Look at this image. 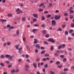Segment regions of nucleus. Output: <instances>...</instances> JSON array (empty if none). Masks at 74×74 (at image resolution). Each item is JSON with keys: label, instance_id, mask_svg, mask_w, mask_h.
Segmentation results:
<instances>
[{"label": "nucleus", "instance_id": "nucleus-1", "mask_svg": "<svg viewBox=\"0 0 74 74\" xmlns=\"http://www.w3.org/2000/svg\"><path fill=\"white\" fill-rule=\"evenodd\" d=\"M16 12H18V14H19L20 13H22V11H20V9L19 8H18L16 10Z\"/></svg>", "mask_w": 74, "mask_h": 74}, {"label": "nucleus", "instance_id": "nucleus-2", "mask_svg": "<svg viewBox=\"0 0 74 74\" xmlns=\"http://www.w3.org/2000/svg\"><path fill=\"white\" fill-rule=\"evenodd\" d=\"M54 18L55 19H57V20H58V19H59L60 18V16H55Z\"/></svg>", "mask_w": 74, "mask_h": 74}, {"label": "nucleus", "instance_id": "nucleus-3", "mask_svg": "<svg viewBox=\"0 0 74 74\" xmlns=\"http://www.w3.org/2000/svg\"><path fill=\"white\" fill-rule=\"evenodd\" d=\"M48 41L49 42H55V41L53 40V39L51 38H49L48 39Z\"/></svg>", "mask_w": 74, "mask_h": 74}, {"label": "nucleus", "instance_id": "nucleus-4", "mask_svg": "<svg viewBox=\"0 0 74 74\" xmlns=\"http://www.w3.org/2000/svg\"><path fill=\"white\" fill-rule=\"evenodd\" d=\"M25 70L27 71L29 69V65H26L25 66Z\"/></svg>", "mask_w": 74, "mask_h": 74}, {"label": "nucleus", "instance_id": "nucleus-5", "mask_svg": "<svg viewBox=\"0 0 74 74\" xmlns=\"http://www.w3.org/2000/svg\"><path fill=\"white\" fill-rule=\"evenodd\" d=\"M51 23L53 25H56V22L55 20H52Z\"/></svg>", "mask_w": 74, "mask_h": 74}, {"label": "nucleus", "instance_id": "nucleus-6", "mask_svg": "<svg viewBox=\"0 0 74 74\" xmlns=\"http://www.w3.org/2000/svg\"><path fill=\"white\" fill-rule=\"evenodd\" d=\"M35 47L36 48H37L38 49H40V45L38 44H36L35 45Z\"/></svg>", "mask_w": 74, "mask_h": 74}, {"label": "nucleus", "instance_id": "nucleus-7", "mask_svg": "<svg viewBox=\"0 0 74 74\" xmlns=\"http://www.w3.org/2000/svg\"><path fill=\"white\" fill-rule=\"evenodd\" d=\"M33 16L34 18H37L38 17V15L36 14H33Z\"/></svg>", "mask_w": 74, "mask_h": 74}, {"label": "nucleus", "instance_id": "nucleus-8", "mask_svg": "<svg viewBox=\"0 0 74 74\" xmlns=\"http://www.w3.org/2000/svg\"><path fill=\"white\" fill-rule=\"evenodd\" d=\"M34 44H37V39L35 38L34 39Z\"/></svg>", "mask_w": 74, "mask_h": 74}, {"label": "nucleus", "instance_id": "nucleus-9", "mask_svg": "<svg viewBox=\"0 0 74 74\" xmlns=\"http://www.w3.org/2000/svg\"><path fill=\"white\" fill-rule=\"evenodd\" d=\"M19 50L18 51V52L19 53H21V50L22 49V48L21 47H20L19 48Z\"/></svg>", "mask_w": 74, "mask_h": 74}, {"label": "nucleus", "instance_id": "nucleus-10", "mask_svg": "<svg viewBox=\"0 0 74 74\" xmlns=\"http://www.w3.org/2000/svg\"><path fill=\"white\" fill-rule=\"evenodd\" d=\"M50 74H55V72L52 70H50Z\"/></svg>", "mask_w": 74, "mask_h": 74}, {"label": "nucleus", "instance_id": "nucleus-11", "mask_svg": "<svg viewBox=\"0 0 74 74\" xmlns=\"http://www.w3.org/2000/svg\"><path fill=\"white\" fill-rule=\"evenodd\" d=\"M26 19V18L25 17H24L22 18V21H25Z\"/></svg>", "mask_w": 74, "mask_h": 74}, {"label": "nucleus", "instance_id": "nucleus-12", "mask_svg": "<svg viewBox=\"0 0 74 74\" xmlns=\"http://www.w3.org/2000/svg\"><path fill=\"white\" fill-rule=\"evenodd\" d=\"M0 21L2 22H6V21H7V20L6 19L3 20L2 19H1Z\"/></svg>", "mask_w": 74, "mask_h": 74}, {"label": "nucleus", "instance_id": "nucleus-13", "mask_svg": "<svg viewBox=\"0 0 74 74\" xmlns=\"http://www.w3.org/2000/svg\"><path fill=\"white\" fill-rule=\"evenodd\" d=\"M14 56H10L9 59H12V58H14Z\"/></svg>", "mask_w": 74, "mask_h": 74}, {"label": "nucleus", "instance_id": "nucleus-14", "mask_svg": "<svg viewBox=\"0 0 74 74\" xmlns=\"http://www.w3.org/2000/svg\"><path fill=\"white\" fill-rule=\"evenodd\" d=\"M51 16V15L48 14L46 18H50Z\"/></svg>", "mask_w": 74, "mask_h": 74}, {"label": "nucleus", "instance_id": "nucleus-15", "mask_svg": "<svg viewBox=\"0 0 74 74\" xmlns=\"http://www.w3.org/2000/svg\"><path fill=\"white\" fill-rule=\"evenodd\" d=\"M33 66L34 68H36L37 67V65L36 64H33Z\"/></svg>", "mask_w": 74, "mask_h": 74}, {"label": "nucleus", "instance_id": "nucleus-16", "mask_svg": "<svg viewBox=\"0 0 74 74\" xmlns=\"http://www.w3.org/2000/svg\"><path fill=\"white\" fill-rule=\"evenodd\" d=\"M15 71L14 69H12L11 71V73H14Z\"/></svg>", "mask_w": 74, "mask_h": 74}, {"label": "nucleus", "instance_id": "nucleus-17", "mask_svg": "<svg viewBox=\"0 0 74 74\" xmlns=\"http://www.w3.org/2000/svg\"><path fill=\"white\" fill-rule=\"evenodd\" d=\"M73 32V30H70L69 31V33H70V34H71V33H72Z\"/></svg>", "mask_w": 74, "mask_h": 74}, {"label": "nucleus", "instance_id": "nucleus-18", "mask_svg": "<svg viewBox=\"0 0 74 74\" xmlns=\"http://www.w3.org/2000/svg\"><path fill=\"white\" fill-rule=\"evenodd\" d=\"M34 26H35V27H38L39 26V25L37 24H34Z\"/></svg>", "mask_w": 74, "mask_h": 74}, {"label": "nucleus", "instance_id": "nucleus-19", "mask_svg": "<svg viewBox=\"0 0 74 74\" xmlns=\"http://www.w3.org/2000/svg\"><path fill=\"white\" fill-rule=\"evenodd\" d=\"M10 55L8 54H7L5 55V57L6 58H10Z\"/></svg>", "mask_w": 74, "mask_h": 74}, {"label": "nucleus", "instance_id": "nucleus-20", "mask_svg": "<svg viewBox=\"0 0 74 74\" xmlns=\"http://www.w3.org/2000/svg\"><path fill=\"white\" fill-rule=\"evenodd\" d=\"M60 61H58L56 62V64L57 65H59L60 64Z\"/></svg>", "mask_w": 74, "mask_h": 74}, {"label": "nucleus", "instance_id": "nucleus-21", "mask_svg": "<svg viewBox=\"0 0 74 74\" xmlns=\"http://www.w3.org/2000/svg\"><path fill=\"white\" fill-rule=\"evenodd\" d=\"M66 60H67V59L66 58H64L63 59V61L64 62H66Z\"/></svg>", "mask_w": 74, "mask_h": 74}, {"label": "nucleus", "instance_id": "nucleus-22", "mask_svg": "<svg viewBox=\"0 0 74 74\" xmlns=\"http://www.w3.org/2000/svg\"><path fill=\"white\" fill-rule=\"evenodd\" d=\"M54 56H59V55L57 53H56L54 54Z\"/></svg>", "mask_w": 74, "mask_h": 74}, {"label": "nucleus", "instance_id": "nucleus-23", "mask_svg": "<svg viewBox=\"0 0 74 74\" xmlns=\"http://www.w3.org/2000/svg\"><path fill=\"white\" fill-rule=\"evenodd\" d=\"M42 21H44V20H45V17H44L43 16H42Z\"/></svg>", "mask_w": 74, "mask_h": 74}, {"label": "nucleus", "instance_id": "nucleus-24", "mask_svg": "<svg viewBox=\"0 0 74 74\" xmlns=\"http://www.w3.org/2000/svg\"><path fill=\"white\" fill-rule=\"evenodd\" d=\"M61 46L62 48H63V47H64L66 46V45L65 44H63Z\"/></svg>", "mask_w": 74, "mask_h": 74}, {"label": "nucleus", "instance_id": "nucleus-25", "mask_svg": "<svg viewBox=\"0 0 74 74\" xmlns=\"http://www.w3.org/2000/svg\"><path fill=\"white\" fill-rule=\"evenodd\" d=\"M41 26V27H45V24H42Z\"/></svg>", "mask_w": 74, "mask_h": 74}, {"label": "nucleus", "instance_id": "nucleus-26", "mask_svg": "<svg viewBox=\"0 0 74 74\" xmlns=\"http://www.w3.org/2000/svg\"><path fill=\"white\" fill-rule=\"evenodd\" d=\"M8 16L12 17V15L11 14H9L8 15Z\"/></svg>", "mask_w": 74, "mask_h": 74}, {"label": "nucleus", "instance_id": "nucleus-27", "mask_svg": "<svg viewBox=\"0 0 74 74\" xmlns=\"http://www.w3.org/2000/svg\"><path fill=\"white\" fill-rule=\"evenodd\" d=\"M35 52H36V53H37L38 52V50L37 49H35Z\"/></svg>", "mask_w": 74, "mask_h": 74}, {"label": "nucleus", "instance_id": "nucleus-28", "mask_svg": "<svg viewBox=\"0 0 74 74\" xmlns=\"http://www.w3.org/2000/svg\"><path fill=\"white\" fill-rule=\"evenodd\" d=\"M71 26L72 27H74V24H71Z\"/></svg>", "mask_w": 74, "mask_h": 74}, {"label": "nucleus", "instance_id": "nucleus-29", "mask_svg": "<svg viewBox=\"0 0 74 74\" xmlns=\"http://www.w3.org/2000/svg\"><path fill=\"white\" fill-rule=\"evenodd\" d=\"M53 46H51V51H52V50H53Z\"/></svg>", "mask_w": 74, "mask_h": 74}, {"label": "nucleus", "instance_id": "nucleus-30", "mask_svg": "<svg viewBox=\"0 0 74 74\" xmlns=\"http://www.w3.org/2000/svg\"><path fill=\"white\" fill-rule=\"evenodd\" d=\"M1 58H5V57L3 55H1Z\"/></svg>", "mask_w": 74, "mask_h": 74}, {"label": "nucleus", "instance_id": "nucleus-31", "mask_svg": "<svg viewBox=\"0 0 74 74\" xmlns=\"http://www.w3.org/2000/svg\"><path fill=\"white\" fill-rule=\"evenodd\" d=\"M69 70V69H64V71H68Z\"/></svg>", "mask_w": 74, "mask_h": 74}, {"label": "nucleus", "instance_id": "nucleus-32", "mask_svg": "<svg viewBox=\"0 0 74 74\" xmlns=\"http://www.w3.org/2000/svg\"><path fill=\"white\" fill-rule=\"evenodd\" d=\"M62 29H61V28H58L57 29V31H62Z\"/></svg>", "mask_w": 74, "mask_h": 74}, {"label": "nucleus", "instance_id": "nucleus-33", "mask_svg": "<svg viewBox=\"0 0 74 74\" xmlns=\"http://www.w3.org/2000/svg\"><path fill=\"white\" fill-rule=\"evenodd\" d=\"M16 47V49L17 50H19V47H18V45L16 46V47Z\"/></svg>", "mask_w": 74, "mask_h": 74}, {"label": "nucleus", "instance_id": "nucleus-34", "mask_svg": "<svg viewBox=\"0 0 74 74\" xmlns=\"http://www.w3.org/2000/svg\"><path fill=\"white\" fill-rule=\"evenodd\" d=\"M65 34L66 35H68V34H69V33L67 31H65Z\"/></svg>", "mask_w": 74, "mask_h": 74}, {"label": "nucleus", "instance_id": "nucleus-35", "mask_svg": "<svg viewBox=\"0 0 74 74\" xmlns=\"http://www.w3.org/2000/svg\"><path fill=\"white\" fill-rule=\"evenodd\" d=\"M45 56H49V55L48 54H45Z\"/></svg>", "mask_w": 74, "mask_h": 74}, {"label": "nucleus", "instance_id": "nucleus-36", "mask_svg": "<svg viewBox=\"0 0 74 74\" xmlns=\"http://www.w3.org/2000/svg\"><path fill=\"white\" fill-rule=\"evenodd\" d=\"M44 3H42L39 5V6H40V7H42V6H43V5H44Z\"/></svg>", "mask_w": 74, "mask_h": 74}, {"label": "nucleus", "instance_id": "nucleus-37", "mask_svg": "<svg viewBox=\"0 0 74 74\" xmlns=\"http://www.w3.org/2000/svg\"><path fill=\"white\" fill-rule=\"evenodd\" d=\"M64 56L63 55H61L60 56V58H64Z\"/></svg>", "mask_w": 74, "mask_h": 74}, {"label": "nucleus", "instance_id": "nucleus-38", "mask_svg": "<svg viewBox=\"0 0 74 74\" xmlns=\"http://www.w3.org/2000/svg\"><path fill=\"white\" fill-rule=\"evenodd\" d=\"M16 34L18 36V35H19V30H17V32H16Z\"/></svg>", "mask_w": 74, "mask_h": 74}, {"label": "nucleus", "instance_id": "nucleus-39", "mask_svg": "<svg viewBox=\"0 0 74 74\" xmlns=\"http://www.w3.org/2000/svg\"><path fill=\"white\" fill-rule=\"evenodd\" d=\"M36 62H39V61H40V59L39 58H37L36 59Z\"/></svg>", "mask_w": 74, "mask_h": 74}, {"label": "nucleus", "instance_id": "nucleus-40", "mask_svg": "<svg viewBox=\"0 0 74 74\" xmlns=\"http://www.w3.org/2000/svg\"><path fill=\"white\" fill-rule=\"evenodd\" d=\"M43 11V10L41 9H39V11L40 12H41V11Z\"/></svg>", "mask_w": 74, "mask_h": 74}, {"label": "nucleus", "instance_id": "nucleus-41", "mask_svg": "<svg viewBox=\"0 0 74 74\" xmlns=\"http://www.w3.org/2000/svg\"><path fill=\"white\" fill-rule=\"evenodd\" d=\"M42 33L43 34H45V33H46V31L45 30L43 31Z\"/></svg>", "mask_w": 74, "mask_h": 74}, {"label": "nucleus", "instance_id": "nucleus-42", "mask_svg": "<svg viewBox=\"0 0 74 74\" xmlns=\"http://www.w3.org/2000/svg\"><path fill=\"white\" fill-rule=\"evenodd\" d=\"M49 37V35L48 34H46V38H48V37Z\"/></svg>", "mask_w": 74, "mask_h": 74}, {"label": "nucleus", "instance_id": "nucleus-43", "mask_svg": "<svg viewBox=\"0 0 74 74\" xmlns=\"http://www.w3.org/2000/svg\"><path fill=\"white\" fill-rule=\"evenodd\" d=\"M47 59L45 58H42V60L43 61H46Z\"/></svg>", "mask_w": 74, "mask_h": 74}, {"label": "nucleus", "instance_id": "nucleus-44", "mask_svg": "<svg viewBox=\"0 0 74 74\" xmlns=\"http://www.w3.org/2000/svg\"><path fill=\"white\" fill-rule=\"evenodd\" d=\"M27 49H30V48L29 47V45H27Z\"/></svg>", "mask_w": 74, "mask_h": 74}, {"label": "nucleus", "instance_id": "nucleus-45", "mask_svg": "<svg viewBox=\"0 0 74 74\" xmlns=\"http://www.w3.org/2000/svg\"><path fill=\"white\" fill-rule=\"evenodd\" d=\"M58 68H59V69H60L61 67H62V65H59L58 67Z\"/></svg>", "mask_w": 74, "mask_h": 74}, {"label": "nucleus", "instance_id": "nucleus-46", "mask_svg": "<svg viewBox=\"0 0 74 74\" xmlns=\"http://www.w3.org/2000/svg\"><path fill=\"white\" fill-rule=\"evenodd\" d=\"M10 26H11V25H7V27L8 28H9V27H10Z\"/></svg>", "mask_w": 74, "mask_h": 74}, {"label": "nucleus", "instance_id": "nucleus-47", "mask_svg": "<svg viewBox=\"0 0 74 74\" xmlns=\"http://www.w3.org/2000/svg\"><path fill=\"white\" fill-rule=\"evenodd\" d=\"M8 45H11V43L10 42H8L7 43Z\"/></svg>", "mask_w": 74, "mask_h": 74}, {"label": "nucleus", "instance_id": "nucleus-48", "mask_svg": "<svg viewBox=\"0 0 74 74\" xmlns=\"http://www.w3.org/2000/svg\"><path fill=\"white\" fill-rule=\"evenodd\" d=\"M10 29H14V27L12 26H11L10 27Z\"/></svg>", "mask_w": 74, "mask_h": 74}, {"label": "nucleus", "instance_id": "nucleus-49", "mask_svg": "<svg viewBox=\"0 0 74 74\" xmlns=\"http://www.w3.org/2000/svg\"><path fill=\"white\" fill-rule=\"evenodd\" d=\"M44 44H46V45H48V42H47L46 41H44Z\"/></svg>", "mask_w": 74, "mask_h": 74}, {"label": "nucleus", "instance_id": "nucleus-50", "mask_svg": "<svg viewBox=\"0 0 74 74\" xmlns=\"http://www.w3.org/2000/svg\"><path fill=\"white\" fill-rule=\"evenodd\" d=\"M64 16H67V15H68V14H67V13H65L64 14Z\"/></svg>", "mask_w": 74, "mask_h": 74}, {"label": "nucleus", "instance_id": "nucleus-51", "mask_svg": "<svg viewBox=\"0 0 74 74\" xmlns=\"http://www.w3.org/2000/svg\"><path fill=\"white\" fill-rule=\"evenodd\" d=\"M47 67H48V65H47V64H46L45 65V68H47Z\"/></svg>", "mask_w": 74, "mask_h": 74}, {"label": "nucleus", "instance_id": "nucleus-52", "mask_svg": "<svg viewBox=\"0 0 74 74\" xmlns=\"http://www.w3.org/2000/svg\"><path fill=\"white\" fill-rule=\"evenodd\" d=\"M0 65H1V66H4V64H3V63H0Z\"/></svg>", "mask_w": 74, "mask_h": 74}, {"label": "nucleus", "instance_id": "nucleus-53", "mask_svg": "<svg viewBox=\"0 0 74 74\" xmlns=\"http://www.w3.org/2000/svg\"><path fill=\"white\" fill-rule=\"evenodd\" d=\"M5 62H6V63H7V64H9V63H10V62L8 61H5Z\"/></svg>", "mask_w": 74, "mask_h": 74}, {"label": "nucleus", "instance_id": "nucleus-54", "mask_svg": "<svg viewBox=\"0 0 74 74\" xmlns=\"http://www.w3.org/2000/svg\"><path fill=\"white\" fill-rule=\"evenodd\" d=\"M50 7H52V4L51 3H50L49 4Z\"/></svg>", "mask_w": 74, "mask_h": 74}, {"label": "nucleus", "instance_id": "nucleus-55", "mask_svg": "<svg viewBox=\"0 0 74 74\" xmlns=\"http://www.w3.org/2000/svg\"><path fill=\"white\" fill-rule=\"evenodd\" d=\"M37 21V19L36 18H34L33 19V22H36V21Z\"/></svg>", "mask_w": 74, "mask_h": 74}, {"label": "nucleus", "instance_id": "nucleus-56", "mask_svg": "<svg viewBox=\"0 0 74 74\" xmlns=\"http://www.w3.org/2000/svg\"><path fill=\"white\" fill-rule=\"evenodd\" d=\"M45 53V51H43L41 52V54H43V53Z\"/></svg>", "mask_w": 74, "mask_h": 74}, {"label": "nucleus", "instance_id": "nucleus-57", "mask_svg": "<svg viewBox=\"0 0 74 74\" xmlns=\"http://www.w3.org/2000/svg\"><path fill=\"white\" fill-rule=\"evenodd\" d=\"M19 72V70L18 69H16V71H15V72L16 73H18V72Z\"/></svg>", "mask_w": 74, "mask_h": 74}, {"label": "nucleus", "instance_id": "nucleus-58", "mask_svg": "<svg viewBox=\"0 0 74 74\" xmlns=\"http://www.w3.org/2000/svg\"><path fill=\"white\" fill-rule=\"evenodd\" d=\"M73 10H71L70 11V12L71 13H73Z\"/></svg>", "mask_w": 74, "mask_h": 74}, {"label": "nucleus", "instance_id": "nucleus-59", "mask_svg": "<svg viewBox=\"0 0 74 74\" xmlns=\"http://www.w3.org/2000/svg\"><path fill=\"white\" fill-rule=\"evenodd\" d=\"M59 12V10H56V13H58V12Z\"/></svg>", "mask_w": 74, "mask_h": 74}, {"label": "nucleus", "instance_id": "nucleus-60", "mask_svg": "<svg viewBox=\"0 0 74 74\" xmlns=\"http://www.w3.org/2000/svg\"><path fill=\"white\" fill-rule=\"evenodd\" d=\"M22 61V60L21 59H19L18 60V62H21Z\"/></svg>", "mask_w": 74, "mask_h": 74}, {"label": "nucleus", "instance_id": "nucleus-61", "mask_svg": "<svg viewBox=\"0 0 74 74\" xmlns=\"http://www.w3.org/2000/svg\"><path fill=\"white\" fill-rule=\"evenodd\" d=\"M42 71L44 73H45V69H44L42 70Z\"/></svg>", "mask_w": 74, "mask_h": 74}, {"label": "nucleus", "instance_id": "nucleus-62", "mask_svg": "<svg viewBox=\"0 0 74 74\" xmlns=\"http://www.w3.org/2000/svg\"><path fill=\"white\" fill-rule=\"evenodd\" d=\"M40 49H45V48L43 47H41L40 48Z\"/></svg>", "mask_w": 74, "mask_h": 74}, {"label": "nucleus", "instance_id": "nucleus-63", "mask_svg": "<svg viewBox=\"0 0 74 74\" xmlns=\"http://www.w3.org/2000/svg\"><path fill=\"white\" fill-rule=\"evenodd\" d=\"M48 11H45L44 12V14H48Z\"/></svg>", "mask_w": 74, "mask_h": 74}, {"label": "nucleus", "instance_id": "nucleus-64", "mask_svg": "<svg viewBox=\"0 0 74 74\" xmlns=\"http://www.w3.org/2000/svg\"><path fill=\"white\" fill-rule=\"evenodd\" d=\"M7 45V43H5L3 44V46L4 47H5V45Z\"/></svg>", "mask_w": 74, "mask_h": 74}]
</instances>
